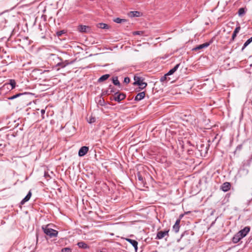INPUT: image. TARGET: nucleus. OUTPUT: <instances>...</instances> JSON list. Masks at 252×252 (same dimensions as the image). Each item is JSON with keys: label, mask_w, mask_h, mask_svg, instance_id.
Segmentation results:
<instances>
[{"label": "nucleus", "mask_w": 252, "mask_h": 252, "mask_svg": "<svg viewBox=\"0 0 252 252\" xmlns=\"http://www.w3.org/2000/svg\"><path fill=\"white\" fill-rule=\"evenodd\" d=\"M77 245L80 248L84 249H87L89 248V247L86 243L82 241L78 242Z\"/></svg>", "instance_id": "nucleus-17"}, {"label": "nucleus", "mask_w": 252, "mask_h": 252, "mask_svg": "<svg viewBox=\"0 0 252 252\" xmlns=\"http://www.w3.org/2000/svg\"><path fill=\"white\" fill-rule=\"evenodd\" d=\"M230 184L228 182H225L221 186V189L223 191H227L228 190L230 189Z\"/></svg>", "instance_id": "nucleus-10"}, {"label": "nucleus", "mask_w": 252, "mask_h": 252, "mask_svg": "<svg viewBox=\"0 0 252 252\" xmlns=\"http://www.w3.org/2000/svg\"><path fill=\"white\" fill-rule=\"evenodd\" d=\"M126 97V94L123 93L118 94V92L115 93V96L113 99L117 102H120L121 100L124 99Z\"/></svg>", "instance_id": "nucleus-3"}, {"label": "nucleus", "mask_w": 252, "mask_h": 252, "mask_svg": "<svg viewBox=\"0 0 252 252\" xmlns=\"http://www.w3.org/2000/svg\"><path fill=\"white\" fill-rule=\"evenodd\" d=\"M137 176L139 181H140L141 182V183L143 184L144 182V180L140 172H138L137 173Z\"/></svg>", "instance_id": "nucleus-26"}, {"label": "nucleus", "mask_w": 252, "mask_h": 252, "mask_svg": "<svg viewBox=\"0 0 252 252\" xmlns=\"http://www.w3.org/2000/svg\"><path fill=\"white\" fill-rule=\"evenodd\" d=\"M108 89L109 90V91L110 94L111 93H113L115 92L114 89V88L111 85L109 86V87Z\"/></svg>", "instance_id": "nucleus-33"}, {"label": "nucleus", "mask_w": 252, "mask_h": 252, "mask_svg": "<svg viewBox=\"0 0 252 252\" xmlns=\"http://www.w3.org/2000/svg\"><path fill=\"white\" fill-rule=\"evenodd\" d=\"M243 237L238 233H236L232 238V241L234 243H237L242 239Z\"/></svg>", "instance_id": "nucleus-14"}, {"label": "nucleus", "mask_w": 252, "mask_h": 252, "mask_svg": "<svg viewBox=\"0 0 252 252\" xmlns=\"http://www.w3.org/2000/svg\"><path fill=\"white\" fill-rule=\"evenodd\" d=\"M166 76H165V75L164 76H162L160 78V80L161 82H163L164 81H165L166 80Z\"/></svg>", "instance_id": "nucleus-36"}, {"label": "nucleus", "mask_w": 252, "mask_h": 252, "mask_svg": "<svg viewBox=\"0 0 252 252\" xmlns=\"http://www.w3.org/2000/svg\"><path fill=\"white\" fill-rule=\"evenodd\" d=\"M209 45H210V43L206 42V43H204L203 44H200V45L196 46L195 48H194L193 50H197L202 49L203 48H206V47H208L209 46Z\"/></svg>", "instance_id": "nucleus-15"}, {"label": "nucleus", "mask_w": 252, "mask_h": 252, "mask_svg": "<svg viewBox=\"0 0 252 252\" xmlns=\"http://www.w3.org/2000/svg\"><path fill=\"white\" fill-rule=\"evenodd\" d=\"M145 93L144 92L139 93L136 95L134 99H135V100H136V101L141 100L145 97Z\"/></svg>", "instance_id": "nucleus-16"}, {"label": "nucleus", "mask_w": 252, "mask_h": 252, "mask_svg": "<svg viewBox=\"0 0 252 252\" xmlns=\"http://www.w3.org/2000/svg\"><path fill=\"white\" fill-rule=\"evenodd\" d=\"M180 64H177L173 68L170 69L168 73L165 74V76H168L173 74L179 68Z\"/></svg>", "instance_id": "nucleus-13"}, {"label": "nucleus", "mask_w": 252, "mask_h": 252, "mask_svg": "<svg viewBox=\"0 0 252 252\" xmlns=\"http://www.w3.org/2000/svg\"><path fill=\"white\" fill-rule=\"evenodd\" d=\"M62 252H71V250L69 248H64L62 250Z\"/></svg>", "instance_id": "nucleus-32"}, {"label": "nucleus", "mask_w": 252, "mask_h": 252, "mask_svg": "<svg viewBox=\"0 0 252 252\" xmlns=\"http://www.w3.org/2000/svg\"><path fill=\"white\" fill-rule=\"evenodd\" d=\"M51 225H52L51 224L43 225L42 226V229H43L44 233H45L50 238L57 237L58 232L57 230L52 229L51 227Z\"/></svg>", "instance_id": "nucleus-1"}, {"label": "nucleus", "mask_w": 252, "mask_h": 252, "mask_svg": "<svg viewBox=\"0 0 252 252\" xmlns=\"http://www.w3.org/2000/svg\"><path fill=\"white\" fill-rule=\"evenodd\" d=\"M73 62H71L70 63H69L68 61L67 60H65L63 62H61L60 63H58L56 66H60L61 67V68H64L66 66H67V65L72 63Z\"/></svg>", "instance_id": "nucleus-12"}, {"label": "nucleus", "mask_w": 252, "mask_h": 252, "mask_svg": "<svg viewBox=\"0 0 252 252\" xmlns=\"http://www.w3.org/2000/svg\"><path fill=\"white\" fill-rule=\"evenodd\" d=\"M45 109H42L41 110V113L42 114V118L43 119L44 118L43 115L45 114Z\"/></svg>", "instance_id": "nucleus-37"}, {"label": "nucleus", "mask_w": 252, "mask_h": 252, "mask_svg": "<svg viewBox=\"0 0 252 252\" xmlns=\"http://www.w3.org/2000/svg\"><path fill=\"white\" fill-rule=\"evenodd\" d=\"M97 27L98 28L102 29H108L109 28V26L107 24H104V23H98L97 25Z\"/></svg>", "instance_id": "nucleus-21"}, {"label": "nucleus", "mask_w": 252, "mask_h": 252, "mask_svg": "<svg viewBox=\"0 0 252 252\" xmlns=\"http://www.w3.org/2000/svg\"><path fill=\"white\" fill-rule=\"evenodd\" d=\"M240 29L241 28H240V26H238L235 28L234 31L233 32V33L232 34L231 40L233 41L234 40L235 38L236 37V36L237 35V34L239 32Z\"/></svg>", "instance_id": "nucleus-20"}, {"label": "nucleus", "mask_w": 252, "mask_h": 252, "mask_svg": "<svg viewBox=\"0 0 252 252\" xmlns=\"http://www.w3.org/2000/svg\"><path fill=\"white\" fill-rule=\"evenodd\" d=\"M250 229L249 227H245L244 229L239 231L238 233L243 238L247 235L250 231Z\"/></svg>", "instance_id": "nucleus-8"}, {"label": "nucleus", "mask_w": 252, "mask_h": 252, "mask_svg": "<svg viewBox=\"0 0 252 252\" xmlns=\"http://www.w3.org/2000/svg\"><path fill=\"white\" fill-rule=\"evenodd\" d=\"M103 94H106V95H109V94H110V92L109 91V90L107 89V90H106L105 91H104L103 92Z\"/></svg>", "instance_id": "nucleus-35"}, {"label": "nucleus", "mask_w": 252, "mask_h": 252, "mask_svg": "<svg viewBox=\"0 0 252 252\" xmlns=\"http://www.w3.org/2000/svg\"><path fill=\"white\" fill-rule=\"evenodd\" d=\"M141 15V13L139 11H131L129 14V16L131 17H140Z\"/></svg>", "instance_id": "nucleus-19"}, {"label": "nucleus", "mask_w": 252, "mask_h": 252, "mask_svg": "<svg viewBox=\"0 0 252 252\" xmlns=\"http://www.w3.org/2000/svg\"><path fill=\"white\" fill-rule=\"evenodd\" d=\"M113 83V84L116 86H120V83L119 81L118 80V78L117 77H115L113 78L112 79Z\"/></svg>", "instance_id": "nucleus-25"}, {"label": "nucleus", "mask_w": 252, "mask_h": 252, "mask_svg": "<svg viewBox=\"0 0 252 252\" xmlns=\"http://www.w3.org/2000/svg\"><path fill=\"white\" fill-rule=\"evenodd\" d=\"M78 30L81 32H88L90 31V27L85 25H80L78 27Z\"/></svg>", "instance_id": "nucleus-9"}, {"label": "nucleus", "mask_w": 252, "mask_h": 252, "mask_svg": "<svg viewBox=\"0 0 252 252\" xmlns=\"http://www.w3.org/2000/svg\"><path fill=\"white\" fill-rule=\"evenodd\" d=\"M31 196H32V193L31 191H29L28 192V193L27 194V195L26 196V197L21 201V204L23 205L26 202L29 201V199H30Z\"/></svg>", "instance_id": "nucleus-18"}, {"label": "nucleus", "mask_w": 252, "mask_h": 252, "mask_svg": "<svg viewBox=\"0 0 252 252\" xmlns=\"http://www.w3.org/2000/svg\"><path fill=\"white\" fill-rule=\"evenodd\" d=\"M62 34V32H58V35H61Z\"/></svg>", "instance_id": "nucleus-38"}, {"label": "nucleus", "mask_w": 252, "mask_h": 252, "mask_svg": "<svg viewBox=\"0 0 252 252\" xmlns=\"http://www.w3.org/2000/svg\"><path fill=\"white\" fill-rule=\"evenodd\" d=\"M23 94H22V93H19V94H15V95H14L13 96L9 97L8 98V99H9V100L14 99L19 97V96L23 95Z\"/></svg>", "instance_id": "nucleus-29"}, {"label": "nucleus", "mask_w": 252, "mask_h": 252, "mask_svg": "<svg viewBox=\"0 0 252 252\" xmlns=\"http://www.w3.org/2000/svg\"><path fill=\"white\" fill-rule=\"evenodd\" d=\"M133 35H143L146 36L145 34V32L143 31H136L132 32Z\"/></svg>", "instance_id": "nucleus-27"}, {"label": "nucleus", "mask_w": 252, "mask_h": 252, "mask_svg": "<svg viewBox=\"0 0 252 252\" xmlns=\"http://www.w3.org/2000/svg\"><path fill=\"white\" fill-rule=\"evenodd\" d=\"M89 151V147L87 146L82 147L78 152V155L80 157H83L85 156Z\"/></svg>", "instance_id": "nucleus-5"}, {"label": "nucleus", "mask_w": 252, "mask_h": 252, "mask_svg": "<svg viewBox=\"0 0 252 252\" xmlns=\"http://www.w3.org/2000/svg\"><path fill=\"white\" fill-rule=\"evenodd\" d=\"M6 22V19L4 18L3 15L2 14H0V23H5Z\"/></svg>", "instance_id": "nucleus-30"}, {"label": "nucleus", "mask_w": 252, "mask_h": 252, "mask_svg": "<svg viewBox=\"0 0 252 252\" xmlns=\"http://www.w3.org/2000/svg\"><path fill=\"white\" fill-rule=\"evenodd\" d=\"M58 59H59L60 61H62V59H61L60 58H58Z\"/></svg>", "instance_id": "nucleus-39"}, {"label": "nucleus", "mask_w": 252, "mask_h": 252, "mask_svg": "<svg viewBox=\"0 0 252 252\" xmlns=\"http://www.w3.org/2000/svg\"><path fill=\"white\" fill-rule=\"evenodd\" d=\"M110 76L109 74H105L101 76L98 80V82H102L107 80Z\"/></svg>", "instance_id": "nucleus-22"}, {"label": "nucleus", "mask_w": 252, "mask_h": 252, "mask_svg": "<svg viewBox=\"0 0 252 252\" xmlns=\"http://www.w3.org/2000/svg\"><path fill=\"white\" fill-rule=\"evenodd\" d=\"M114 21L117 23H122L126 22V20L125 19H120V18H117L114 19Z\"/></svg>", "instance_id": "nucleus-24"}, {"label": "nucleus", "mask_w": 252, "mask_h": 252, "mask_svg": "<svg viewBox=\"0 0 252 252\" xmlns=\"http://www.w3.org/2000/svg\"><path fill=\"white\" fill-rule=\"evenodd\" d=\"M168 232L169 230L165 231H158L157 233V237L156 239H161L164 238L165 236H168Z\"/></svg>", "instance_id": "nucleus-4"}, {"label": "nucleus", "mask_w": 252, "mask_h": 252, "mask_svg": "<svg viewBox=\"0 0 252 252\" xmlns=\"http://www.w3.org/2000/svg\"><path fill=\"white\" fill-rule=\"evenodd\" d=\"M180 221H181L180 220L178 219L176 221L175 223L174 224V225L173 226V229L175 231V233H177L179 231V229H180Z\"/></svg>", "instance_id": "nucleus-11"}, {"label": "nucleus", "mask_w": 252, "mask_h": 252, "mask_svg": "<svg viewBox=\"0 0 252 252\" xmlns=\"http://www.w3.org/2000/svg\"><path fill=\"white\" fill-rule=\"evenodd\" d=\"M125 240L128 242L130 244H131L133 247L134 248V250L136 252L138 250V242L134 240H132L129 238H126Z\"/></svg>", "instance_id": "nucleus-7"}, {"label": "nucleus", "mask_w": 252, "mask_h": 252, "mask_svg": "<svg viewBox=\"0 0 252 252\" xmlns=\"http://www.w3.org/2000/svg\"><path fill=\"white\" fill-rule=\"evenodd\" d=\"M88 122L90 124L94 123L95 122V118L91 116L88 118Z\"/></svg>", "instance_id": "nucleus-28"}, {"label": "nucleus", "mask_w": 252, "mask_h": 252, "mask_svg": "<svg viewBox=\"0 0 252 252\" xmlns=\"http://www.w3.org/2000/svg\"><path fill=\"white\" fill-rule=\"evenodd\" d=\"M252 42V37L247 40L245 43H244L243 47L242 49L243 51L249 44H250Z\"/></svg>", "instance_id": "nucleus-23"}, {"label": "nucleus", "mask_w": 252, "mask_h": 252, "mask_svg": "<svg viewBox=\"0 0 252 252\" xmlns=\"http://www.w3.org/2000/svg\"><path fill=\"white\" fill-rule=\"evenodd\" d=\"M15 86H16L15 81L14 80L11 79V80H10L9 83L5 84L3 86V88L6 87L8 89H9V88H8V86H10V87H11L10 90H12L15 87Z\"/></svg>", "instance_id": "nucleus-6"}, {"label": "nucleus", "mask_w": 252, "mask_h": 252, "mask_svg": "<svg viewBox=\"0 0 252 252\" xmlns=\"http://www.w3.org/2000/svg\"><path fill=\"white\" fill-rule=\"evenodd\" d=\"M130 82V79L129 77H126L124 78V82L126 83H128Z\"/></svg>", "instance_id": "nucleus-34"}, {"label": "nucleus", "mask_w": 252, "mask_h": 252, "mask_svg": "<svg viewBox=\"0 0 252 252\" xmlns=\"http://www.w3.org/2000/svg\"><path fill=\"white\" fill-rule=\"evenodd\" d=\"M245 13V11L244 8H241L238 10V14L240 16L243 15Z\"/></svg>", "instance_id": "nucleus-31"}, {"label": "nucleus", "mask_w": 252, "mask_h": 252, "mask_svg": "<svg viewBox=\"0 0 252 252\" xmlns=\"http://www.w3.org/2000/svg\"><path fill=\"white\" fill-rule=\"evenodd\" d=\"M134 82L133 83L134 85H138L140 89H143L145 88L147 84L146 83L143 81V80L141 79V78L137 76H134Z\"/></svg>", "instance_id": "nucleus-2"}]
</instances>
